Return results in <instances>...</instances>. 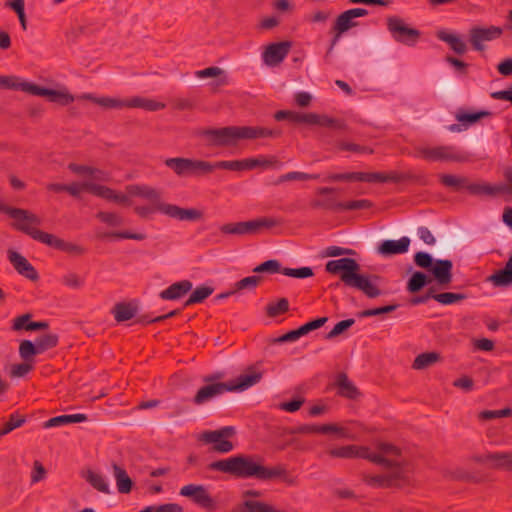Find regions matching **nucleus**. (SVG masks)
Returning <instances> with one entry per match:
<instances>
[{"instance_id":"f257e3e1","label":"nucleus","mask_w":512,"mask_h":512,"mask_svg":"<svg viewBox=\"0 0 512 512\" xmlns=\"http://www.w3.org/2000/svg\"><path fill=\"white\" fill-rule=\"evenodd\" d=\"M262 458L252 455H235L226 459L211 462L208 469L229 474L239 479L256 478L262 481L283 478L287 481L288 473L284 466L266 467Z\"/></svg>"},{"instance_id":"f03ea898","label":"nucleus","mask_w":512,"mask_h":512,"mask_svg":"<svg viewBox=\"0 0 512 512\" xmlns=\"http://www.w3.org/2000/svg\"><path fill=\"white\" fill-rule=\"evenodd\" d=\"M0 210L14 219L13 227L15 229L29 235L34 240L71 255H83L86 253V249L81 245L65 241L53 234L39 230L38 226L42 224V220L38 215L25 209L5 205L1 206Z\"/></svg>"},{"instance_id":"7ed1b4c3","label":"nucleus","mask_w":512,"mask_h":512,"mask_svg":"<svg viewBox=\"0 0 512 512\" xmlns=\"http://www.w3.org/2000/svg\"><path fill=\"white\" fill-rule=\"evenodd\" d=\"M325 269L328 273L340 274V279L345 286L360 290L369 298H376L381 295V290L373 282L378 277L359 274L360 265L353 258L345 257L330 260L326 263Z\"/></svg>"},{"instance_id":"20e7f679","label":"nucleus","mask_w":512,"mask_h":512,"mask_svg":"<svg viewBox=\"0 0 512 512\" xmlns=\"http://www.w3.org/2000/svg\"><path fill=\"white\" fill-rule=\"evenodd\" d=\"M280 129H269L259 126H227L222 128L205 129L201 135L208 144L216 147H227L236 145L239 140L276 138L281 136Z\"/></svg>"},{"instance_id":"39448f33","label":"nucleus","mask_w":512,"mask_h":512,"mask_svg":"<svg viewBox=\"0 0 512 512\" xmlns=\"http://www.w3.org/2000/svg\"><path fill=\"white\" fill-rule=\"evenodd\" d=\"M126 191L131 196L141 197L148 200L154 208L162 214L180 221H198L202 219L203 214L195 208H182L174 204H168L161 201V193L148 185L131 184L126 187Z\"/></svg>"},{"instance_id":"423d86ee","label":"nucleus","mask_w":512,"mask_h":512,"mask_svg":"<svg viewBox=\"0 0 512 512\" xmlns=\"http://www.w3.org/2000/svg\"><path fill=\"white\" fill-rule=\"evenodd\" d=\"M0 88L22 91L33 96L45 97L48 101L68 105L74 101V97L64 91L41 87L32 82L21 80L16 76L0 75Z\"/></svg>"},{"instance_id":"0eeeda50","label":"nucleus","mask_w":512,"mask_h":512,"mask_svg":"<svg viewBox=\"0 0 512 512\" xmlns=\"http://www.w3.org/2000/svg\"><path fill=\"white\" fill-rule=\"evenodd\" d=\"M277 121L289 120L294 123H305L309 125H317L321 127H329L337 130L345 128V124L335 118L317 113H300L290 110H280L274 114Z\"/></svg>"},{"instance_id":"6e6552de","label":"nucleus","mask_w":512,"mask_h":512,"mask_svg":"<svg viewBox=\"0 0 512 512\" xmlns=\"http://www.w3.org/2000/svg\"><path fill=\"white\" fill-rule=\"evenodd\" d=\"M415 155L428 161L439 162H466L468 155L451 145H442L435 147H417Z\"/></svg>"},{"instance_id":"1a4fd4ad","label":"nucleus","mask_w":512,"mask_h":512,"mask_svg":"<svg viewBox=\"0 0 512 512\" xmlns=\"http://www.w3.org/2000/svg\"><path fill=\"white\" fill-rule=\"evenodd\" d=\"M164 164L178 177H201L210 168L208 161L184 157L167 158Z\"/></svg>"},{"instance_id":"9d476101","label":"nucleus","mask_w":512,"mask_h":512,"mask_svg":"<svg viewBox=\"0 0 512 512\" xmlns=\"http://www.w3.org/2000/svg\"><path fill=\"white\" fill-rule=\"evenodd\" d=\"M281 223V220L276 218L261 217L250 221L224 224L220 230L224 234L233 235L257 234L262 228H272Z\"/></svg>"},{"instance_id":"9b49d317","label":"nucleus","mask_w":512,"mask_h":512,"mask_svg":"<svg viewBox=\"0 0 512 512\" xmlns=\"http://www.w3.org/2000/svg\"><path fill=\"white\" fill-rule=\"evenodd\" d=\"M329 455L334 458H344V459H352V458H362L367 459L375 464H386L392 465L394 462L391 460L384 459L381 455L374 454L370 451L368 447L365 446H357V445H346L341 447H336L329 450Z\"/></svg>"},{"instance_id":"f8f14e48","label":"nucleus","mask_w":512,"mask_h":512,"mask_svg":"<svg viewBox=\"0 0 512 512\" xmlns=\"http://www.w3.org/2000/svg\"><path fill=\"white\" fill-rule=\"evenodd\" d=\"M387 29L396 42L408 46H414L420 38L419 30L408 27L404 20L397 16L387 18Z\"/></svg>"},{"instance_id":"ddd939ff","label":"nucleus","mask_w":512,"mask_h":512,"mask_svg":"<svg viewBox=\"0 0 512 512\" xmlns=\"http://www.w3.org/2000/svg\"><path fill=\"white\" fill-rule=\"evenodd\" d=\"M236 433L233 426H225L218 430L205 431L201 434L200 440L205 443L213 444L212 450L217 453H229L234 449V445L228 438Z\"/></svg>"},{"instance_id":"4468645a","label":"nucleus","mask_w":512,"mask_h":512,"mask_svg":"<svg viewBox=\"0 0 512 512\" xmlns=\"http://www.w3.org/2000/svg\"><path fill=\"white\" fill-rule=\"evenodd\" d=\"M216 379H218V376L214 375L203 378V381L207 384L202 386L195 394L193 398L195 405H203L226 392H230L227 382H216Z\"/></svg>"},{"instance_id":"2eb2a0df","label":"nucleus","mask_w":512,"mask_h":512,"mask_svg":"<svg viewBox=\"0 0 512 512\" xmlns=\"http://www.w3.org/2000/svg\"><path fill=\"white\" fill-rule=\"evenodd\" d=\"M503 29L498 26H473L469 30V42L475 51L482 52L485 50V42H490L500 38Z\"/></svg>"},{"instance_id":"dca6fc26","label":"nucleus","mask_w":512,"mask_h":512,"mask_svg":"<svg viewBox=\"0 0 512 512\" xmlns=\"http://www.w3.org/2000/svg\"><path fill=\"white\" fill-rule=\"evenodd\" d=\"M291 43L288 41L269 44L262 53L263 62L270 67L279 65L288 55Z\"/></svg>"},{"instance_id":"f3484780","label":"nucleus","mask_w":512,"mask_h":512,"mask_svg":"<svg viewBox=\"0 0 512 512\" xmlns=\"http://www.w3.org/2000/svg\"><path fill=\"white\" fill-rule=\"evenodd\" d=\"M477 461L490 469L512 471V452L486 453L477 457Z\"/></svg>"},{"instance_id":"a211bd4d","label":"nucleus","mask_w":512,"mask_h":512,"mask_svg":"<svg viewBox=\"0 0 512 512\" xmlns=\"http://www.w3.org/2000/svg\"><path fill=\"white\" fill-rule=\"evenodd\" d=\"M262 377L263 373L261 371L251 367L244 373L240 374L235 380L227 382L229 387L228 389L230 392L244 391L257 384L262 379Z\"/></svg>"},{"instance_id":"6ab92c4d","label":"nucleus","mask_w":512,"mask_h":512,"mask_svg":"<svg viewBox=\"0 0 512 512\" xmlns=\"http://www.w3.org/2000/svg\"><path fill=\"white\" fill-rule=\"evenodd\" d=\"M8 259L13 265L14 269L22 276L26 277L31 281L39 279L38 272L31 265V263L20 253L14 250H8Z\"/></svg>"},{"instance_id":"aec40b11","label":"nucleus","mask_w":512,"mask_h":512,"mask_svg":"<svg viewBox=\"0 0 512 512\" xmlns=\"http://www.w3.org/2000/svg\"><path fill=\"white\" fill-rule=\"evenodd\" d=\"M465 189L472 195L494 197L499 194H504L509 190V187L503 183L492 185L485 182H470L468 179Z\"/></svg>"},{"instance_id":"412c9836","label":"nucleus","mask_w":512,"mask_h":512,"mask_svg":"<svg viewBox=\"0 0 512 512\" xmlns=\"http://www.w3.org/2000/svg\"><path fill=\"white\" fill-rule=\"evenodd\" d=\"M291 433H298V434H329V433H337L340 437L346 438L347 433L345 429L339 427L336 424H323V425H316V424H303L299 427L293 429Z\"/></svg>"},{"instance_id":"4be33fe9","label":"nucleus","mask_w":512,"mask_h":512,"mask_svg":"<svg viewBox=\"0 0 512 512\" xmlns=\"http://www.w3.org/2000/svg\"><path fill=\"white\" fill-rule=\"evenodd\" d=\"M453 263L448 259H437L430 272L439 285L447 286L451 283Z\"/></svg>"},{"instance_id":"5701e85b","label":"nucleus","mask_w":512,"mask_h":512,"mask_svg":"<svg viewBox=\"0 0 512 512\" xmlns=\"http://www.w3.org/2000/svg\"><path fill=\"white\" fill-rule=\"evenodd\" d=\"M402 471L392 469L388 474L383 475H363V481L373 488H386L394 485L395 481L401 478Z\"/></svg>"},{"instance_id":"b1692460","label":"nucleus","mask_w":512,"mask_h":512,"mask_svg":"<svg viewBox=\"0 0 512 512\" xmlns=\"http://www.w3.org/2000/svg\"><path fill=\"white\" fill-rule=\"evenodd\" d=\"M410 246V239L403 236L398 240H385L377 248V252L383 256L406 253Z\"/></svg>"},{"instance_id":"393cba45","label":"nucleus","mask_w":512,"mask_h":512,"mask_svg":"<svg viewBox=\"0 0 512 512\" xmlns=\"http://www.w3.org/2000/svg\"><path fill=\"white\" fill-rule=\"evenodd\" d=\"M487 281L495 287H508L512 285V255L508 258L504 268L491 274Z\"/></svg>"},{"instance_id":"a878e982","label":"nucleus","mask_w":512,"mask_h":512,"mask_svg":"<svg viewBox=\"0 0 512 512\" xmlns=\"http://www.w3.org/2000/svg\"><path fill=\"white\" fill-rule=\"evenodd\" d=\"M193 285L189 280H182L171 284L168 288L160 292V298L163 300H177L191 291Z\"/></svg>"},{"instance_id":"bb28decb","label":"nucleus","mask_w":512,"mask_h":512,"mask_svg":"<svg viewBox=\"0 0 512 512\" xmlns=\"http://www.w3.org/2000/svg\"><path fill=\"white\" fill-rule=\"evenodd\" d=\"M138 307L133 302H118L114 305L111 313L118 322L128 321L136 316Z\"/></svg>"},{"instance_id":"cd10ccee","label":"nucleus","mask_w":512,"mask_h":512,"mask_svg":"<svg viewBox=\"0 0 512 512\" xmlns=\"http://www.w3.org/2000/svg\"><path fill=\"white\" fill-rule=\"evenodd\" d=\"M437 38L447 43L450 49L458 55H463L467 52V45L458 34L441 30L437 32Z\"/></svg>"},{"instance_id":"c85d7f7f","label":"nucleus","mask_w":512,"mask_h":512,"mask_svg":"<svg viewBox=\"0 0 512 512\" xmlns=\"http://www.w3.org/2000/svg\"><path fill=\"white\" fill-rule=\"evenodd\" d=\"M112 469L118 492L121 494L130 493L133 487V481L126 470L117 463H112Z\"/></svg>"},{"instance_id":"c756f323","label":"nucleus","mask_w":512,"mask_h":512,"mask_svg":"<svg viewBox=\"0 0 512 512\" xmlns=\"http://www.w3.org/2000/svg\"><path fill=\"white\" fill-rule=\"evenodd\" d=\"M377 449L379 451V453H377L378 455H381L384 459L394 462L392 465L381 464L382 466L389 469L401 470L400 461L394 458L400 456V449L398 447L388 443H380L377 445ZM373 453L376 454L375 452Z\"/></svg>"},{"instance_id":"7c9ffc66","label":"nucleus","mask_w":512,"mask_h":512,"mask_svg":"<svg viewBox=\"0 0 512 512\" xmlns=\"http://www.w3.org/2000/svg\"><path fill=\"white\" fill-rule=\"evenodd\" d=\"M127 107L140 108L146 111H159L166 107V104L154 99L136 96L127 100Z\"/></svg>"},{"instance_id":"2f4dec72","label":"nucleus","mask_w":512,"mask_h":512,"mask_svg":"<svg viewBox=\"0 0 512 512\" xmlns=\"http://www.w3.org/2000/svg\"><path fill=\"white\" fill-rule=\"evenodd\" d=\"M338 394L342 397L355 399L359 395L356 386L349 380L345 373H340L336 378Z\"/></svg>"},{"instance_id":"473e14b6","label":"nucleus","mask_w":512,"mask_h":512,"mask_svg":"<svg viewBox=\"0 0 512 512\" xmlns=\"http://www.w3.org/2000/svg\"><path fill=\"white\" fill-rule=\"evenodd\" d=\"M87 420V416L82 413L71 415H60L45 421L43 427L48 429L52 427H59L71 423H81Z\"/></svg>"},{"instance_id":"72a5a7b5","label":"nucleus","mask_w":512,"mask_h":512,"mask_svg":"<svg viewBox=\"0 0 512 512\" xmlns=\"http://www.w3.org/2000/svg\"><path fill=\"white\" fill-rule=\"evenodd\" d=\"M209 170L207 174L212 173L216 169H225L231 171H244L248 170L247 158L242 160H223L217 162H209Z\"/></svg>"},{"instance_id":"f704fd0d","label":"nucleus","mask_w":512,"mask_h":512,"mask_svg":"<svg viewBox=\"0 0 512 512\" xmlns=\"http://www.w3.org/2000/svg\"><path fill=\"white\" fill-rule=\"evenodd\" d=\"M248 170H253L257 167L264 169L267 168H280L282 163L274 155L271 156H259L256 158H247Z\"/></svg>"},{"instance_id":"c9c22d12","label":"nucleus","mask_w":512,"mask_h":512,"mask_svg":"<svg viewBox=\"0 0 512 512\" xmlns=\"http://www.w3.org/2000/svg\"><path fill=\"white\" fill-rule=\"evenodd\" d=\"M354 19L351 11L346 10L336 17L332 30H339V33H346L348 30L358 25Z\"/></svg>"},{"instance_id":"e433bc0d","label":"nucleus","mask_w":512,"mask_h":512,"mask_svg":"<svg viewBox=\"0 0 512 512\" xmlns=\"http://www.w3.org/2000/svg\"><path fill=\"white\" fill-rule=\"evenodd\" d=\"M441 359V356L438 352H425L421 353L413 361L412 368L415 370H423L426 369L435 363H437Z\"/></svg>"},{"instance_id":"4c0bfd02","label":"nucleus","mask_w":512,"mask_h":512,"mask_svg":"<svg viewBox=\"0 0 512 512\" xmlns=\"http://www.w3.org/2000/svg\"><path fill=\"white\" fill-rule=\"evenodd\" d=\"M85 479L97 491L104 494L110 493L109 484L102 474L88 470L85 475Z\"/></svg>"},{"instance_id":"58836bf2","label":"nucleus","mask_w":512,"mask_h":512,"mask_svg":"<svg viewBox=\"0 0 512 512\" xmlns=\"http://www.w3.org/2000/svg\"><path fill=\"white\" fill-rule=\"evenodd\" d=\"M238 512H285L281 510H277L274 506L261 502V501H252L246 500L239 507Z\"/></svg>"},{"instance_id":"ea45409f","label":"nucleus","mask_w":512,"mask_h":512,"mask_svg":"<svg viewBox=\"0 0 512 512\" xmlns=\"http://www.w3.org/2000/svg\"><path fill=\"white\" fill-rule=\"evenodd\" d=\"M193 502L201 508L213 512L217 510V503L213 497L209 494L207 488L202 485L201 492L196 494Z\"/></svg>"},{"instance_id":"a19ab883","label":"nucleus","mask_w":512,"mask_h":512,"mask_svg":"<svg viewBox=\"0 0 512 512\" xmlns=\"http://www.w3.org/2000/svg\"><path fill=\"white\" fill-rule=\"evenodd\" d=\"M26 423V417L18 413H12L7 422L0 429V439L12 432L13 430L23 426Z\"/></svg>"},{"instance_id":"79ce46f5","label":"nucleus","mask_w":512,"mask_h":512,"mask_svg":"<svg viewBox=\"0 0 512 512\" xmlns=\"http://www.w3.org/2000/svg\"><path fill=\"white\" fill-rule=\"evenodd\" d=\"M431 280L424 272L416 271L407 282V290L410 293H416L426 286Z\"/></svg>"},{"instance_id":"37998d69","label":"nucleus","mask_w":512,"mask_h":512,"mask_svg":"<svg viewBox=\"0 0 512 512\" xmlns=\"http://www.w3.org/2000/svg\"><path fill=\"white\" fill-rule=\"evenodd\" d=\"M213 292L214 289L212 287L205 285L199 286L190 294L189 298L184 303V306L188 307L193 304L201 303L212 295Z\"/></svg>"},{"instance_id":"c03bdc74","label":"nucleus","mask_w":512,"mask_h":512,"mask_svg":"<svg viewBox=\"0 0 512 512\" xmlns=\"http://www.w3.org/2000/svg\"><path fill=\"white\" fill-rule=\"evenodd\" d=\"M58 335L54 333H47L36 338L35 343L38 351L41 353L54 348L58 344Z\"/></svg>"},{"instance_id":"a18cd8bd","label":"nucleus","mask_w":512,"mask_h":512,"mask_svg":"<svg viewBox=\"0 0 512 512\" xmlns=\"http://www.w3.org/2000/svg\"><path fill=\"white\" fill-rule=\"evenodd\" d=\"M310 205L314 209L322 208L326 210L341 211L342 202L337 201L334 197H325L312 200Z\"/></svg>"},{"instance_id":"49530a36","label":"nucleus","mask_w":512,"mask_h":512,"mask_svg":"<svg viewBox=\"0 0 512 512\" xmlns=\"http://www.w3.org/2000/svg\"><path fill=\"white\" fill-rule=\"evenodd\" d=\"M40 354L35 342L23 340L19 346V355L26 362H32L33 357Z\"/></svg>"},{"instance_id":"de8ad7c7","label":"nucleus","mask_w":512,"mask_h":512,"mask_svg":"<svg viewBox=\"0 0 512 512\" xmlns=\"http://www.w3.org/2000/svg\"><path fill=\"white\" fill-rule=\"evenodd\" d=\"M468 178L459 177L452 174H442L440 175V182L446 186L451 187L455 190H461L466 188Z\"/></svg>"},{"instance_id":"09e8293b","label":"nucleus","mask_w":512,"mask_h":512,"mask_svg":"<svg viewBox=\"0 0 512 512\" xmlns=\"http://www.w3.org/2000/svg\"><path fill=\"white\" fill-rule=\"evenodd\" d=\"M467 296L462 293L444 292L435 294L433 299L442 305H450L466 299Z\"/></svg>"},{"instance_id":"8fccbe9b","label":"nucleus","mask_w":512,"mask_h":512,"mask_svg":"<svg viewBox=\"0 0 512 512\" xmlns=\"http://www.w3.org/2000/svg\"><path fill=\"white\" fill-rule=\"evenodd\" d=\"M96 218L108 226L117 227L124 223L123 218L114 212L100 211L96 214Z\"/></svg>"},{"instance_id":"3c124183","label":"nucleus","mask_w":512,"mask_h":512,"mask_svg":"<svg viewBox=\"0 0 512 512\" xmlns=\"http://www.w3.org/2000/svg\"><path fill=\"white\" fill-rule=\"evenodd\" d=\"M86 98L93 99L95 103L105 108H122L127 107V100H120L110 97L93 98L88 95Z\"/></svg>"},{"instance_id":"603ef678","label":"nucleus","mask_w":512,"mask_h":512,"mask_svg":"<svg viewBox=\"0 0 512 512\" xmlns=\"http://www.w3.org/2000/svg\"><path fill=\"white\" fill-rule=\"evenodd\" d=\"M355 181L368 183H385L384 173L382 172H355Z\"/></svg>"},{"instance_id":"864d4df0","label":"nucleus","mask_w":512,"mask_h":512,"mask_svg":"<svg viewBox=\"0 0 512 512\" xmlns=\"http://www.w3.org/2000/svg\"><path fill=\"white\" fill-rule=\"evenodd\" d=\"M282 274L288 277L304 279L313 276V270L310 267L301 268H282Z\"/></svg>"},{"instance_id":"5fc2aeb1","label":"nucleus","mask_w":512,"mask_h":512,"mask_svg":"<svg viewBox=\"0 0 512 512\" xmlns=\"http://www.w3.org/2000/svg\"><path fill=\"white\" fill-rule=\"evenodd\" d=\"M491 115L489 111H479L474 113H458L456 119L461 123L473 124L481 118L488 117Z\"/></svg>"},{"instance_id":"6e6d98bb","label":"nucleus","mask_w":512,"mask_h":512,"mask_svg":"<svg viewBox=\"0 0 512 512\" xmlns=\"http://www.w3.org/2000/svg\"><path fill=\"white\" fill-rule=\"evenodd\" d=\"M289 310V302L286 298H280L276 303L267 306V314L270 317H276Z\"/></svg>"},{"instance_id":"4d7b16f0","label":"nucleus","mask_w":512,"mask_h":512,"mask_svg":"<svg viewBox=\"0 0 512 512\" xmlns=\"http://www.w3.org/2000/svg\"><path fill=\"white\" fill-rule=\"evenodd\" d=\"M255 273L269 272V273H282L281 264L278 260H267L253 269Z\"/></svg>"},{"instance_id":"13d9d810","label":"nucleus","mask_w":512,"mask_h":512,"mask_svg":"<svg viewBox=\"0 0 512 512\" xmlns=\"http://www.w3.org/2000/svg\"><path fill=\"white\" fill-rule=\"evenodd\" d=\"M414 262L418 267L430 271L435 263V260L429 253L420 251L414 255Z\"/></svg>"},{"instance_id":"bf43d9fd","label":"nucleus","mask_w":512,"mask_h":512,"mask_svg":"<svg viewBox=\"0 0 512 512\" xmlns=\"http://www.w3.org/2000/svg\"><path fill=\"white\" fill-rule=\"evenodd\" d=\"M354 323L355 320L352 318L338 322L337 324H335L332 330L326 334L325 338L330 340L337 337L338 335L346 331L348 328H350Z\"/></svg>"},{"instance_id":"052dcab7","label":"nucleus","mask_w":512,"mask_h":512,"mask_svg":"<svg viewBox=\"0 0 512 512\" xmlns=\"http://www.w3.org/2000/svg\"><path fill=\"white\" fill-rule=\"evenodd\" d=\"M327 321H328L327 317L317 318V319H314L312 321L305 323L304 325L300 326L297 329L302 337L304 335H307L311 331L321 328Z\"/></svg>"},{"instance_id":"680f3d73","label":"nucleus","mask_w":512,"mask_h":512,"mask_svg":"<svg viewBox=\"0 0 512 512\" xmlns=\"http://www.w3.org/2000/svg\"><path fill=\"white\" fill-rule=\"evenodd\" d=\"M92 182H74L71 184H66V192H68L71 196L78 197L83 191H91Z\"/></svg>"},{"instance_id":"e2e57ef3","label":"nucleus","mask_w":512,"mask_h":512,"mask_svg":"<svg viewBox=\"0 0 512 512\" xmlns=\"http://www.w3.org/2000/svg\"><path fill=\"white\" fill-rule=\"evenodd\" d=\"M398 307H399V305L393 304V305H387V306H383V307L367 309V310H363V311L359 312L358 316L361 317V318L377 316V315H380V314H385V313L393 312Z\"/></svg>"},{"instance_id":"0e129e2a","label":"nucleus","mask_w":512,"mask_h":512,"mask_svg":"<svg viewBox=\"0 0 512 512\" xmlns=\"http://www.w3.org/2000/svg\"><path fill=\"white\" fill-rule=\"evenodd\" d=\"M512 414L510 408H504L500 410H484L479 414V418L482 420H491L495 418L507 417Z\"/></svg>"},{"instance_id":"69168bd1","label":"nucleus","mask_w":512,"mask_h":512,"mask_svg":"<svg viewBox=\"0 0 512 512\" xmlns=\"http://www.w3.org/2000/svg\"><path fill=\"white\" fill-rule=\"evenodd\" d=\"M33 369V364L31 362L24 361L20 364H14L11 367V376L12 377H24Z\"/></svg>"},{"instance_id":"338daca9","label":"nucleus","mask_w":512,"mask_h":512,"mask_svg":"<svg viewBox=\"0 0 512 512\" xmlns=\"http://www.w3.org/2000/svg\"><path fill=\"white\" fill-rule=\"evenodd\" d=\"M62 283L70 288L79 289L83 286L84 280L76 273L69 272L63 276Z\"/></svg>"},{"instance_id":"774afa93","label":"nucleus","mask_w":512,"mask_h":512,"mask_svg":"<svg viewBox=\"0 0 512 512\" xmlns=\"http://www.w3.org/2000/svg\"><path fill=\"white\" fill-rule=\"evenodd\" d=\"M371 206L372 203L367 199L353 200L348 202H342L341 211L367 209L370 208Z\"/></svg>"}]
</instances>
